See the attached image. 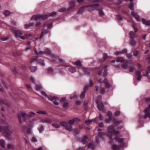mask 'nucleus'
Masks as SVG:
<instances>
[{
  "label": "nucleus",
  "instance_id": "nucleus-1",
  "mask_svg": "<svg viewBox=\"0 0 150 150\" xmlns=\"http://www.w3.org/2000/svg\"><path fill=\"white\" fill-rule=\"evenodd\" d=\"M119 134L118 130H115L114 127L110 126L108 128V135L110 139V142L111 143L112 142L113 139H112V135L115 134L117 135ZM115 139L116 141L119 142V146H117L115 144L112 145V148L114 150H118L121 147L124 146V140L122 138H120L118 136L116 135Z\"/></svg>",
  "mask_w": 150,
  "mask_h": 150
},
{
  "label": "nucleus",
  "instance_id": "nucleus-2",
  "mask_svg": "<svg viewBox=\"0 0 150 150\" xmlns=\"http://www.w3.org/2000/svg\"><path fill=\"white\" fill-rule=\"evenodd\" d=\"M2 131L4 136L8 139L11 138L13 132L11 131L10 126L8 124L1 127L0 126V132Z\"/></svg>",
  "mask_w": 150,
  "mask_h": 150
},
{
  "label": "nucleus",
  "instance_id": "nucleus-3",
  "mask_svg": "<svg viewBox=\"0 0 150 150\" xmlns=\"http://www.w3.org/2000/svg\"><path fill=\"white\" fill-rule=\"evenodd\" d=\"M11 31L13 34L14 35L16 38H20L23 40L27 39L29 37L32 36V34H27L25 35L24 36H22L23 32L19 30L11 29Z\"/></svg>",
  "mask_w": 150,
  "mask_h": 150
},
{
  "label": "nucleus",
  "instance_id": "nucleus-4",
  "mask_svg": "<svg viewBox=\"0 0 150 150\" xmlns=\"http://www.w3.org/2000/svg\"><path fill=\"white\" fill-rule=\"evenodd\" d=\"M41 93L43 95L47 97L50 100L52 101H53V103L55 105H58L59 103L57 101L58 100V99L57 97L54 96H51L47 95L46 93L43 91H42Z\"/></svg>",
  "mask_w": 150,
  "mask_h": 150
},
{
  "label": "nucleus",
  "instance_id": "nucleus-5",
  "mask_svg": "<svg viewBox=\"0 0 150 150\" xmlns=\"http://www.w3.org/2000/svg\"><path fill=\"white\" fill-rule=\"evenodd\" d=\"M48 17L49 16L47 15H33L31 19L33 20H38L39 19L44 20L47 19L48 18Z\"/></svg>",
  "mask_w": 150,
  "mask_h": 150
},
{
  "label": "nucleus",
  "instance_id": "nucleus-6",
  "mask_svg": "<svg viewBox=\"0 0 150 150\" xmlns=\"http://www.w3.org/2000/svg\"><path fill=\"white\" fill-rule=\"evenodd\" d=\"M116 62H120L122 67L124 69H127L128 68L127 62V61L121 57H118L116 59Z\"/></svg>",
  "mask_w": 150,
  "mask_h": 150
},
{
  "label": "nucleus",
  "instance_id": "nucleus-7",
  "mask_svg": "<svg viewBox=\"0 0 150 150\" xmlns=\"http://www.w3.org/2000/svg\"><path fill=\"white\" fill-rule=\"evenodd\" d=\"M102 7L99 4H89L88 6V10L89 11H92L96 9L98 11H100L102 10Z\"/></svg>",
  "mask_w": 150,
  "mask_h": 150
},
{
  "label": "nucleus",
  "instance_id": "nucleus-8",
  "mask_svg": "<svg viewBox=\"0 0 150 150\" xmlns=\"http://www.w3.org/2000/svg\"><path fill=\"white\" fill-rule=\"evenodd\" d=\"M93 85V82L92 81H91L90 85H86V86L84 90L80 95V98L81 99H83L84 98L86 90L89 87L92 86Z\"/></svg>",
  "mask_w": 150,
  "mask_h": 150
},
{
  "label": "nucleus",
  "instance_id": "nucleus-9",
  "mask_svg": "<svg viewBox=\"0 0 150 150\" xmlns=\"http://www.w3.org/2000/svg\"><path fill=\"white\" fill-rule=\"evenodd\" d=\"M106 68L107 66H105L103 68H100L99 69L98 74L100 75L103 74V76H106L108 74Z\"/></svg>",
  "mask_w": 150,
  "mask_h": 150
},
{
  "label": "nucleus",
  "instance_id": "nucleus-10",
  "mask_svg": "<svg viewBox=\"0 0 150 150\" xmlns=\"http://www.w3.org/2000/svg\"><path fill=\"white\" fill-rule=\"evenodd\" d=\"M28 116L27 115L25 112H22L18 115V119L20 123H21L22 120H25V119Z\"/></svg>",
  "mask_w": 150,
  "mask_h": 150
},
{
  "label": "nucleus",
  "instance_id": "nucleus-11",
  "mask_svg": "<svg viewBox=\"0 0 150 150\" xmlns=\"http://www.w3.org/2000/svg\"><path fill=\"white\" fill-rule=\"evenodd\" d=\"M98 82L100 83H104L105 84L106 86L108 88H110L111 86V85L109 83L108 80L106 78L103 80L101 79H99L98 80Z\"/></svg>",
  "mask_w": 150,
  "mask_h": 150
},
{
  "label": "nucleus",
  "instance_id": "nucleus-12",
  "mask_svg": "<svg viewBox=\"0 0 150 150\" xmlns=\"http://www.w3.org/2000/svg\"><path fill=\"white\" fill-rule=\"evenodd\" d=\"M150 100V99H149ZM145 115L143 117L146 118L148 117L150 118V104L149 105L148 107L145 110Z\"/></svg>",
  "mask_w": 150,
  "mask_h": 150
},
{
  "label": "nucleus",
  "instance_id": "nucleus-13",
  "mask_svg": "<svg viewBox=\"0 0 150 150\" xmlns=\"http://www.w3.org/2000/svg\"><path fill=\"white\" fill-rule=\"evenodd\" d=\"M35 52L37 54H43L45 53H47L48 54H50L51 53V51L47 48L45 49V52L40 51L39 52V53H38L37 50H35Z\"/></svg>",
  "mask_w": 150,
  "mask_h": 150
},
{
  "label": "nucleus",
  "instance_id": "nucleus-14",
  "mask_svg": "<svg viewBox=\"0 0 150 150\" xmlns=\"http://www.w3.org/2000/svg\"><path fill=\"white\" fill-rule=\"evenodd\" d=\"M75 0H72L70 1L69 4V6L67 8V10H71L73 9L75 6Z\"/></svg>",
  "mask_w": 150,
  "mask_h": 150
},
{
  "label": "nucleus",
  "instance_id": "nucleus-15",
  "mask_svg": "<svg viewBox=\"0 0 150 150\" xmlns=\"http://www.w3.org/2000/svg\"><path fill=\"white\" fill-rule=\"evenodd\" d=\"M58 60L59 62L61 64V66H63L65 67H67L69 66V65L65 62L64 59L61 58H59Z\"/></svg>",
  "mask_w": 150,
  "mask_h": 150
},
{
  "label": "nucleus",
  "instance_id": "nucleus-16",
  "mask_svg": "<svg viewBox=\"0 0 150 150\" xmlns=\"http://www.w3.org/2000/svg\"><path fill=\"white\" fill-rule=\"evenodd\" d=\"M96 91L97 92L100 91L102 94H104L105 93V88L102 87H100L99 89V87L97 86H96Z\"/></svg>",
  "mask_w": 150,
  "mask_h": 150
},
{
  "label": "nucleus",
  "instance_id": "nucleus-17",
  "mask_svg": "<svg viewBox=\"0 0 150 150\" xmlns=\"http://www.w3.org/2000/svg\"><path fill=\"white\" fill-rule=\"evenodd\" d=\"M137 79L138 81H140L142 77L141 71L140 70H137L136 71V75Z\"/></svg>",
  "mask_w": 150,
  "mask_h": 150
},
{
  "label": "nucleus",
  "instance_id": "nucleus-18",
  "mask_svg": "<svg viewBox=\"0 0 150 150\" xmlns=\"http://www.w3.org/2000/svg\"><path fill=\"white\" fill-rule=\"evenodd\" d=\"M96 103L97 105V108L98 109L100 110H103L104 108V106L103 103H100L98 101H96Z\"/></svg>",
  "mask_w": 150,
  "mask_h": 150
},
{
  "label": "nucleus",
  "instance_id": "nucleus-19",
  "mask_svg": "<svg viewBox=\"0 0 150 150\" xmlns=\"http://www.w3.org/2000/svg\"><path fill=\"white\" fill-rule=\"evenodd\" d=\"M80 121L79 119L78 118H75L70 120L68 121V123L70 124H73L75 122H78Z\"/></svg>",
  "mask_w": 150,
  "mask_h": 150
},
{
  "label": "nucleus",
  "instance_id": "nucleus-20",
  "mask_svg": "<svg viewBox=\"0 0 150 150\" xmlns=\"http://www.w3.org/2000/svg\"><path fill=\"white\" fill-rule=\"evenodd\" d=\"M41 122L43 123L50 124L52 121L51 120L47 118H45L41 120Z\"/></svg>",
  "mask_w": 150,
  "mask_h": 150
},
{
  "label": "nucleus",
  "instance_id": "nucleus-21",
  "mask_svg": "<svg viewBox=\"0 0 150 150\" xmlns=\"http://www.w3.org/2000/svg\"><path fill=\"white\" fill-rule=\"evenodd\" d=\"M132 15L133 17H135V18L137 21H140L139 17L137 13H135L134 11H132Z\"/></svg>",
  "mask_w": 150,
  "mask_h": 150
},
{
  "label": "nucleus",
  "instance_id": "nucleus-22",
  "mask_svg": "<svg viewBox=\"0 0 150 150\" xmlns=\"http://www.w3.org/2000/svg\"><path fill=\"white\" fill-rule=\"evenodd\" d=\"M142 21L144 24L150 26V20L146 21L143 18L142 19Z\"/></svg>",
  "mask_w": 150,
  "mask_h": 150
},
{
  "label": "nucleus",
  "instance_id": "nucleus-23",
  "mask_svg": "<svg viewBox=\"0 0 150 150\" xmlns=\"http://www.w3.org/2000/svg\"><path fill=\"white\" fill-rule=\"evenodd\" d=\"M104 133L102 132H100L98 133V136L96 137V141L97 142H99V137H101L103 136H104Z\"/></svg>",
  "mask_w": 150,
  "mask_h": 150
},
{
  "label": "nucleus",
  "instance_id": "nucleus-24",
  "mask_svg": "<svg viewBox=\"0 0 150 150\" xmlns=\"http://www.w3.org/2000/svg\"><path fill=\"white\" fill-rule=\"evenodd\" d=\"M129 36L131 39H134L135 36V34L132 31H131L129 33Z\"/></svg>",
  "mask_w": 150,
  "mask_h": 150
},
{
  "label": "nucleus",
  "instance_id": "nucleus-25",
  "mask_svg": "<svg viewBox=\"0 0 150 150\" xmlns=\"http://www.w3.org/2000/svg\"><path fill=\"white\" fill-rule=\"evenodd\" d=\"M88 5L86 6H83L81 7L80 8V9L78 11V13H81L84 10V9H85L86 7L88 9Z\"/></svg>",
  "mask_w": 150,
  "mask_h": 150
},
{
  "label": "nucleus",
  "instance_id": "nucleus-26",
  "mask_svg": "<svg viewBox=\"0 0 150 150\" xmlns=\"http://www.w3.org/2000/svg\"><path fill=\"white\" fill-rule=\"evenodd\" d=\"M68 70L69 71L72 73L75 72L76 71L75 68L72 67H70L69 68Z\"/></svg>",
  "mask_w": 150,
  "mask_h": 150
},
{
  "label": "nucleus",
  "instance_id": "nucleus-27",
  "mask_svg": "<svg viewBox=\"0 0 150 150\" xmlns=\"http://www.w3.org/2000/svg\"><path fill=\"white\" fill-rule=\"evenodd\" d=\"M108 56L106 54H103V56L102 59H102H100V63H102L103 61H104L105 60L108 58Z\"/></svg>",
  "mask_w": 150,
  "mask_h": 150
},
{
  "label": "nucleus",
  "instance_id": "nucleus-28",
  "mask_svg": "<svg viewBox=\"0 0 150 150\" xmlns=\"http://www.w3.org/2000/svg\"><path fill=\"white\" fill-rule=\"evenodd\" d=\"M87 145L88 148H91L93 149H94L95 148V146L94 144L89 143Z\"/></svg>",
  "mask_w": 150,
  "mask_h": 150
},
{
  "label": "nucleus",
  "instance_id": "nucleus-29",
  "mask_svg": "<svg viewBox=\"0 0 150 150\" xmlns=\"http://www.w3.org/2000/svg\"><path fill=\"white\" fill-rule=\"evenodd\" d=\"M66 128L69 131H72L73 130L72 126L70 125H68V124L67 126H66Z\"/></svg>",
  "mask_w": 150,
  "mask_h": 150
},
{
  "label": "nucleus",
  "instance_id": "nucleus-30",
  "mask_svg": "<svg viewBox=\"0 0 150 150\" xmlns=\"http://www.w3.org/2000/svg\"><path fill=\"white\" fill-rule=\"evenodd\" d=\"M137 43L136 41L134 39H131L130 41V45L133 46H135Z\"/></svg>",
  "mask_w": 150,
  "mask_h": 150
},
{
  "label": "nucleus",
  "instance_id": "nucleus-31",
  "mask_svg": "<svg viewBox=\"0 0 150 150\" xmlns=\"http://www.w3.org/2000/svg\"><path fill=\"white\" fill-rule=\"evenodd\" d=\"M30 69L32 72H34L37 70V67H36L31 66L30 68Z\"/></svg>",
  "mask_w": 150,
  "mask_h": 150
},
{
  "label": "nucleus",
  "instance_id": "nucleus-32",
  "mask_svg": "<svg viewBox=\"0 0 150 150\" xmlns=\"http://www.w3.org/2000/svg\"><path fill=\"white\" fill-rule=\"evenodd\" d=\"M47 71L48 73L51 74H54V71L53 69L51 67H50L48 69Z\"/></svg>",
  "mask_w": 150,
  "mask_h": 150
},
{
  "label": "nucleus",
  "instance_id": "nucleus-33",
  "mask_svg": "<svg viewBox=\"0 0 150 150\" xmlns=\"http://www.w3.org/2000/svg\"><path fill=\"white\" fill-rule=\"evenodd\" d=\"M0 146L4 148L5 146V142L3 139L0 140Z\"/></svg>",
  "mask_w": 150,
  "mask_h": 150
},
{
  "label": "nucleus",
  "instance_id": "nucleus-34",
  "mask_svg": "<svg viewBox=\"0 0 150 150\" xmlns=\"http://www.w3.org/2000/svg\"><path fill=\"white\" fill-rule=\"evenodd\" d=\"M82 62L80 61H78L75 62H73V64L74 65L80 66H81Z\"/></svg>",
  "mask_w": 150,
  "mask_h": 150
},
{
  "label": "nucleus",
  "instance_id": "nucleus-35",
  "mask_svg": "<svg viewBox=\"0 0 150 150\" xmlns=\"http://www.w3.org/2000/svg\"><path fill=\"white\" fill-rule=\"evenodd\" d=\"M37 62L38 64H39L42 66H44L45 65L44 61L42 60L38 59L37 60Z\"/></svg>",
  "mask_w": 150,
  "mask_h": 150
},
{
  "label": "nucleus",
  "instance_id": "nucleus-36",
  "mask_svg": "<svg viewBox=\"0 0 150 150\" xmlns=\"http://www.w3.org/2000/svg\"><path fill=\"white\" fill-rule=\"evenodd\" d=\"M67 123L66 122L63 121L59 123V125L60 126H63L64 127H66L67 125Z\"/></svg>",
  "mask_w": 150,
  "mask_h": 150
},
{
  "label": "nucleus",
  "instance_id": "nucleus-37",
  "mask_svg": "<svg viewBox=\"0 0 150 150\" xmlns=\"http://www.w3.org/2000/svg\"><path fill=\"white\" fill-rule=\"evenodd\" d=\"M87 137L86 136H85L82 139V142L84 144H85L87 142Z\"/></svg>",
  "mask_w": 150,
  "mask_h": 150
},
{
  "label": "nucleus",
  "instance_id": "nucleus-38",
  "mask_svg": "<svg viewBox=\"0 0 150 150\" xmlns=\"http://www.w3.org/2000/svg\"><path fill=\"white\" fill-rule=\"evenodd\" d=\"M11 14V13L10 11L6 10L4 12V15L6 16H8Z\"/></svg>",
  "mask_w": 150,
  "mask_h": 150
},
{
  "label": "nucleus",
  "instance_id": "nucleus-39",
  "mask_svg": "<svg viewBox=\"0 0 150 150\" xmlns=\"http://www.w3.org/2000/svg\"><path fill=\"white\" fill-rule=\"evenodd\" d=\"M34 25L33 23H31L28 24H26L25 25V27L26 28H28L31 27Z\"/></svg>",
  "mask_w": 150,
  "mask_h": 150
},
{
  "label": "nucleus",
  "instance_id": "nucleus-40",
  "mask_svg": "<svg viewBox=\"0 0 150 150\" xmlns=\"http://www.w3.org/2000/svg\"><path fill=\"white\" fill-rule=\"evenodd\" d=\"M36 113L40 114L45 115L46 112L44 110H39L36 112Z\"/></svg>",
  "mask_w": 150,
  "mask_h": 150
},
{
  "label": "nucleus",
  "instance_id": "nucleus-41",
  "mask_svg": "<svg viewBox=\"0 0 150 150\" xmlns=\"http://www.w3.org/2000/svg\"><path fill=\"white\" fill-rule=\"evenodd\" d=\"M93 121L95 122H96V120H89L88 121L86 120L85 121V123L86 124H89L91 123Z\"/></svg>",
  "mask_w": 150,
  "mask_h": 150
},
{
  "label": "nucleus",
  "instance_id": "nucleus-42",
  "mask_svg": "<svg viewBox=\"0 0 150 150\" xmlns=\"http://www.w3.org/2000/svg\"><path fill=\"white\" fill-rule=\"evenodd\" d=\"M129 71L130 72H133L135 70L134 67L132 65H131L129 66Z\"/></svg>",
  "mask_w": 150,
  "mask_h": 150
},
{
  "label": "nucleus",
  "instance_id": "nucleus-43",
  "mask_svg": "<svg viewBox=\"0 0 150 150\" xmlns=\"http://www.w3.org/2000/svg\"><path fill=\"white\" fill-rule=\"evenodd\" d=\"M69 103L67 102H64L63 103V107L66 109H68L69 108Z\"/></svg>",
  "mask_w": 150,
  "mask_h": 150
},
{
  "label": "nucleus",
  "instance_id": "nucleus-44",
  "mask_svg": "<svg viewBox=\"0 0 150 150\" xmlns=\"http://www.w3.org/2000/svg\"><path fill=\"white\" fill-rule=\"evenodd\" d=\"M48 33V31L47 30H44L42 33V34L40 36V38H42L43 36V35L44 34H45Z\"/></svg>",
  "mask_w": 150,
  "mask_h": 150
},
{
  "label": "nucleus",
  "instance_id": "nucleus-45",
  "mask_svg": "<svg viewBox=\"0 0 150 150\" xmlns=\"http://www.w3.org/2000/svg\"><path fill=\"white\" fill-rule=\"evenodd\" d=\"M52 126L55 128H59L60 127V125L57 123H53Z\"/></svg>",
  "mask_w": 150,
  "mask_h": 150
},
{
  "label": "nucleus",
  "instance_id": "nucleus-46",
  "mask_svg": "<svg viewBox=\"0 0 150 150\" xmlns=\"http://www.w3.org/2000/svg\"><path fill=\"white\" fill-rule=\"evenodd\" d=\"M67 10V9L66 8L63 7L59 9L58 10V11L60 12H62L65 11Z\"/></svg>",
  "mask_w": 150,
  "mask_h": 150
},
{
  "label": "nucleus",
  "instance_id": "nucleus-47",
  "mask_svg": "<svg viewBox=\"0 0 150 150\" xmlns=\"http://www.w3.org/2000/svg\"><path fill=\"white\" fill-rule=\"evenodd\" d=\"M44 127L42 125H40L38 128V130L41 133L43 131Z\"/></svg>",
  "mask_w": 150,
  "mask_h": 150
},
{
  "label": "nucleus",
  "instance_id": "nucleus-48",
  "mask_svg": "<svg viewBox=\"0 0 150 150\" xmlns=\"http://www.w3.org/2000/svg\"><path fill=\"white\" fill-rule=\"evenodd\" d=\"M7 148L9 149H13L14 148V146L11 144H9L7 145Z\"/></svg>",
  "mask_w": 150,
  "mask_h": 150
},
{
  "label": "nucleus",
  "instance_id": "nucleus-49",
  "mask_svg": "<svg viewBox=\"0 0 150 150\" xmlns=\"http://www.w3.org/2000/svg\"><path fill=\"white\" fill-rule=\"evenodd\" d=\"M42 89V86L40 85H36V89L38 91Z\"/></svg>",
  "mask_w": 150,
  "mask_h": 150
},
{
  "label": "nucleus",
  "instance_id": "nucleus-50",
  "mask_svg": "<svg viewBox=\"0 0 150 150\" xmlns=\"http://www.w3.org/2000/svg\"><path fill=\"white\" fill-rule=\"evenodd\" d=\"M129 9L132 10L134 11V6L132 3H131L129 6Z\"/></svg>",
  "mask_w": 150,
  "mask_h": 150
},
{
  "label": "nucleus",
  "instance_id": "nucleus-51",
  "mask_svg": "<svg viewBox=\"0 0 150 150\" xmlns=\"http://www.w3.org/2000/svg\"><path fill=\"white\" fill-rule=\"evenodd\" d=\"M139 52L137 50H135L133 51V55L134 56H136L138 55Z\"/></svg>",
  "mask_w": 150,
  "mask_h": 150
},
{
  "label": "nucleus",
  "instance_id": "nucleus-52",
  "mask_svg": "<svg viewBox=\"0 0 150 150\" xmlns=\"http://www.w3.org/2000/svg\"><path fill=\"white\" fill-rule=\"evenodd\" d=\"M97 101L100 102V101L101 100L102 97L101 96H98L97 98Z\"/></svg>",
  "mask_w": 150,
  "mask_h": 150
},
{
  "label": "nucleus",
  "instance_id": "nucleus-53",
  "mask_svg": "<svg viewBox=\"0 0 150 150\" xmlns=\"http://www.w3.org/2000/svg\"><path fill=\"white\" fill-rule=\"evenodd\" d=\"M57 14V12H53L49 14V16H54Z\"/></svg>",
  "mask_w": 150,
  "mask_h": 150
},
{
  "label": "nucleus",
  "instance_id": "nucleus-54",
  "mask_svg": "<svg viewBox=\"0 0 150 150\" xmlns=\"http://www.w3.org/2000/svg\"><path fill=\"white\" fill-rule=\"evenodd\" d=\"M107 115L109 117H112V113L110 111L108 112Z\"/></svg>",
  "mask_w": 150,
  "mask_h": 150
},
{
  "label": "nucleus",
  "instance_id": "nucleus-55",
  "mask_svg": "<svg viewBox=\"0 0 150 150\" xmlns=\"http://www.w3.org/2000/svg\"><path fill=\"white\" fill-rule=\"evenodd\" d=\"M41 24V23L40 22L38 23L36 25V27L37 28H40V26Z\"/></svg>",
  "mask_w": 150,
  "mask_h": 150
},
{
  "label": "nucleus",
  "instance_id": "nucleus-56",
  "mask_svg": "<svg viewBox=\"0 0 150 150\" xmlns=\"http://www.w3.org/2000/svg\"><path fill=\"white\" fill-rule=\"evenodd\" d=\"M120 114V112L119 111H116L114 113L115 115L116 116H119Z\"/></svg>",
  "mask_w": 150,
  "mask_h": 150
},
{
  "label": "nucleus",
  "instance_id": "nucleus-57",
  "mask_svg": "<svg viewBox=\"0 0 150 150\" xmlns=\"http://www.w3.org/2000/svg\"><path fill=\"white\" fill-rule=\"evenodd\" d=\"M120 123V122L119 121H115L114 123V125H119Z\"/></svg>",
  "mask_w": 150,
  "mask_h": 150
},
{
  "label": "nucleus",
  "instance_id": "nucleus-58",
  "mask_svg": "<svg viewBox=\"0 0 150 150\" xmlns=\"http://www.w3.org/2000/svg\"><path fill=\"white\" fill-rule=\"evenodd\" d=\"M38 60L37 58H32L30 60V62L32 63L33 62L35 61H36L37 62V60Z\"/></svg>",
  "mask_w": 150,
  "mask_h": 150
},
{
  "label": "nucleus",
  "instance_id": "nucleus-59",
  "mask_svg": "<svg viewBox=\"0 0 150 150\" xmlns=\"http://www.w3.org/2000/svg\"><path fill=\"white\" fill-rule=\"evenodd\" d=\"M33 150H44L43 149V147H41L39 148H34Z\"/></svg>",
  "mask_w": 150,
  "mask_h": 150
},
{
  "label": "nucleus",
  "instance_id": "nucleus-60",
  "mask_svg": "<svg viewBox=\"0 0 150 150\" xmlns=\"http://www.w3.org/2000/svg\"><path fill=\"white\" fill-rule=\"evenodd\" d=\"M74 133L76 134H78L79 132V130L78 129H75L74 130Z\"/></svg>",
  "mask_w": 150,
  "mask_h": 150
},
{
  "label": "nucleus",
  "instance_id": "nucleus-61",
  "mask_svg": "<svg viewBox=\"0 0 150 150\" xmlns=\"http://www.w3.org/2000/svg\"><path fill=\"white\" fill-rule=\"evenodd\" d=\"M84 71L86 74H89L90 73V72L87 69H84Z\"/></svg>",
  "mask_w": 150,
  "mask_h": 150
},
{
  "label": "nucleus",
  "instance_id": "nucleus-62",
  "mask_svg": "<svg viewBox=\"0 0 150 150\" xmlns=\"http://www.w3.org/2000/svg\"><path fill=\"white\" fill-rule=\"evenodd\" d=\"M111 117H108V119H106L105 120V122L107 123L109 122H110V121H111Z\"/></svg>",
  "mask_w": 150,
  "mask_h": 150
},
{
  "label": "nucleus",
  "instance_id": "nucleus-63",
  "mask_svg": "<svg viewBox=\"0 0 150 150\" xmlns=\"http://www.w3.org/2000/svg\"><path fill=\"white\" fill-rule=\"evenodd\" d=\"M32 141L34 142H37V139L35 137H33L32 138Z\"/></svg>",
  "mask_w": 150,
  "mask_h": 150
},
{
  "label": "nucleus",
  "instance_id": "nucleus-64",
  "mask_svg": "<svg viewBox=\"0 0 150 150\" xmlns=\"http://www.w3.org/2000/svg\"><path fill=\"white\" fill-rule=\"evenodd\" d=\"M61 102H63L64 103V102H67L66 100V98H62L61 99Z\"/></svg>",
  "mask_w": 150,
  "mask_h": 150
}]
</instances>
